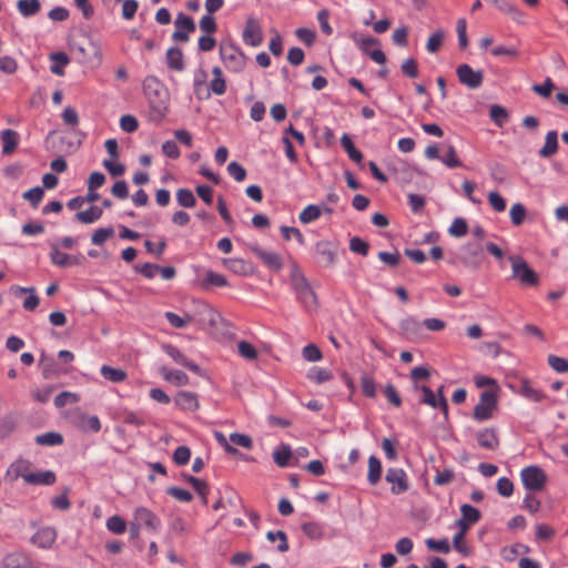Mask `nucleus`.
Masks as SVG:
<instances>
[{
	"label": "nucleus",
	"instance_id": "4d7b16f0",
	"mask_svg": "<svg viewBox=\"0 0 568 568\" xmlns=\"http://www.w3.org/2000/svg\"><path fill=\"white\" fill-rule=\"evenodd\" d=\"M230 444L233 446H240L246 449H251L253 447V440L248 435L232 433L230 435Z\"/></svg>",
	"mask_w": 568,
	"mask_h": 568
},
{
	"label": "nucleus",
	"instance_id": "f03ea898",
	"mask_svg": "<svg viewBox=\"0 0 568 568\" xmlns=\"http://www.w3.org/2000/svg\"><path fill=\"white\" fill-rule=\"evenodd\" d=\"M511 266V277L523 287H537L540 283L539 275L529 266L521 256L508 257Z\"/></svg>",
	"mask_w": 568,
	"mask_h": 568
},
{
	"label": "nucleus",
	"instance_id": "7ed1b4c3",
	"mask_svg": "<svg viewBox=\"0 0 568 568\" xmlns=\"http://www.w3.org/2000/svg\"><path fill=\"white\" fill-rule=\"evenodd\" d=\"M292 284L296 294V298L303 305V307L307 311L315 310L317 305V298L306 278L302 274L295 273L292 275Z\"/></svg>",
	"mask_w": 568,
	"mask_h": 568
},
{
	"label": "nucleus",
	"instance_id": "f8f14e48",
	"mask_svg": "<svg viewBox=\"0 0 568 568\" xmlns=\"http://www.w3.org/2000/svg\"><path fill=\"white\" fill-rule=\"evenodd\" d=\"M1 568H39L31 558L21 551L7 554L1 562Z\"/></svg>",
	"mask_w": 568,
	"mask_h": 568
},
{
	"label": "nucleus",
	"instance_id": "603ef678",
	"mask_svg": "<svg viewBox=\"0 0 568 568\" xmlns=\"http://www.w3.org/2000/svg\"><path fill=\"white\" fill-rule=\"evenodd\" d=\"M106 528L113 534L120 535L125 531L126 523L120 516L114 515L106 520Z\"/></svg>",
	"mask_w": 568,
	"mask_h": 568
},
{
	"label": "nucleus",
	"instance_id": "864d4df0",
	"mask_svg": "<svg viewBox=\"0 0 568 568\" xmlns=\"http://www.w3.org/2000/svg\"><path fill=\"white\" fill-rule=\"evenodd\" d=\"M114 234L113 227H101L94 231L91 236V242L94 245H102L105 241L112 237Z\"/></svg>",
	"mask_w": 568,
	"mask_h": 568
},
{
	"label": "nucleus",
	"instance_id": "cd10ccee",
	"mask_svg": "<svg viewBox=\"0 0 568 568\" xmlns=\"http://www.w3.org/2000/svg\"><path fill=\"white\" fill-rule=\"evenodd\" d=\"M1 141H2V153L9 155L14 152L19 143V134L11 130L7 129L1 132Z\"/></svg>",
	"mask_w": 568,
	"mask_h": 568
},
{
	"label": "nucleus",
	"instance_id": "4c0bfd02",
	"mask_svg": "<svg viewBox=\"0 0 568 568\" xmlns=\"http://www.w3.org/2000/svg\"><path fill=\"white\" fill-rule=\"evenodd\" d=\"M322 214L320 206L310 204L305 206L298 215L300 222L303 224H310L316 221Z\"/></svg>",
	"mask_w": 568,
	"mask_h": 568
},
{
	"label": "nucleus",
	"instance_id": "bb28decb",
	"mask_svg": "<svg viewBox=\"0 0 568 568\" xmlns=\"http://www.w3.org/2000/svg\"><path fill=\"white\" fill-rule=\"evenodd\" d=\"M77 426L82 432H93L99 433L101 430V422L98 416L92 415L89 416L87 414H80L78 416Z\"/></svg>",
	"mask_w": 568,
	"mask_h": 568
},
{
	"label": "nucleus",
	"instance_id": "052dcab7",
	"mask_svg": "<svg viewBox=\"0 0 568 568\" xmlns=\"http://www.w3.org/2000/svg\"><path fill=\"white\" fill-rule=\"evenodd\" d=\"M361 385H362L363 394L366 397H369V398L375 397L376 385H375L374 378L371 375H367V374L363 375L361 378Z\"/></svg>",
	"mask_w": 568,
	"mask_h": 568
},
{
	"label": "nucleus",
	"instance_id": "412c9836",
	"mask_svg": "<svg viewBox=\"0 0 568 568\" xmlns=\"http://www.w3.org/2000/svg\"><path fill=\"white\" fill-rule=\"evenodd\" d=\"M163 351L178 364L184 366L191 372L199 373L200 366L194 362L190 361L184 354L180 352L176 347L172 345H164Z\"/></svg>",
	"mask_w": 568,
	"mask_h": 568
},
{
	"label": "nucleus",
	"instance_id": "58836bf2",
	"mask_svg": "<svg viewBox=\"0 0 568 568\" xmlns=\"http://www.w3.org/2000/svg\"><path fill=\"white\" fill-rule=\"evenodd\" d=\"M460 518L470 525L478 523L481 517L480 511L468 504H463L460 506Z\"/></svg>",
	"mask_w": 568,
	"mask_h": 568
},
{
	"label": "nucleus",
	"instance_id": "49530a36",
	"mask_svg": "<svg viewBox=\"0 0 568 568\" xmlns=\"http://www.w3.org/2000/svg\"><path fill=\"white\" fill-rule=\"evenodd\" d=\"M445 33L442 30H437L434 33H432L427 40L426 49L429 53H436L444 41Z\"/></svg>",
	"mask_w": 568,
	"mask_h": 568
},
{
	"label": "nucleus",
	"instance_id": "13d9d810",
	"mask_svg": "<svg viewBox=\"0 0 568 568\" xmlns=\"http://www.w3.org/2000/svg\"><path fill=\"white\" fill-rule=\"evenodd\" d=\"M239 354L245 358V359H256L257 358V351L256 348L246 341H241L237 344Z\"/></svg>",
	"mask_w": 568,
	"mask_h": 568
},
{
	"label": "nucleus",
	"instance_id": "ddd939ff",
	"mask_svg": "<svg viewBox=\"0 0 568 568\" xmlns=\"http://www.w3.org/2000/svg\"><path fill=\"white\" fill-rule=\"evenodd\" d=\"M176 30L173 32L172 38L175 41H189V34L195 31V23L191 17L179 13L175 19Z\"/></svg>",
	"mask_w": 568,
	"mask_h": 568
},
{
	"label": "nucleus",
	"instance_id": "7c9ffc66",
	"mask_svg": "<svg viewBox=\"0 0 568 568\" xmlns=\"http://www.w3.org/2000/svg\"><path fill=\"white\" fill-rule=\"evenodd\" d=\"M17 8L22 17L29 18L36 16L40 11L41 3L39 0H19L17 2Z\"/></svg>",
	"mask_w": 568,
	"mask_h": 568
},
{
	"label": "nucleus",
	"instance_id": "1a4fd4ad",
	"mask_svg": "<svg viewBox=\"0 0 568 568\" xmlns=\"http://www.w3.org/2000/svg\"><path fill=\"white\" fill-rule=\"evenodd\" d=\"M133 521L140 528H145L151 532H158L161 526L160 518L146 507H138L133 514Z\"/></svg>",
	"mask_w": 568,
	"mask_h": 568
},
{
	"label": "nucleus",
	"instance_id": "dca6fc26",
	"mask_svg": "<svg viewBox=\"0 0 568 568\" xmlns=\"http://www.w3.org/2000/svg\"><path fill=\"white\" fill-rule=\"evenodd\" d=\"M251 251L272 271H280L283 267L281 256L272 251L263 250L258 246H253Z\"/></svg>",
	"mask_w": 568,
	"mask_h": 568
},
{
	"label": "nucleus",
	"instance_id": "4be33fe9",
	"mask_svg": "<svg viewBox=\"0 0 568 568\" xmlns=\"http://www.w3.org/2000/svg\"><path fill=\"white\" fill-rule=\"evenodd\" d=\"M175 405L182 410L193 412L199 407V400L194 393L182 390L174 397Z\"/></svg>",
	"mask_w": 568,
	"mask_h": 568
},
{
	"label": "nucleus",
	"instance_id": "a19ab883",
	"mask_svg": "<svg viewBox=\"0 0 568 568\" xmlns=\"http://www.w3.org/2000/svg\"><path fill=\"white\" fill-rule=\"evenodd\" d=\"M187 483H190L195 491L200 495L203 503H207L209 485L205 480L199 479L193 476H185Z\"/></svg>",
	"mask_w": 568,
	"mask_h": 568
},
{
	"label": "nucleus",
	"instance_id": "c85d7f7f",
	"mask_svg": "<svg viewBox=\"0 0 568 568\" xmlns=\"http://www.w3.org/2000/svg\"><path fill=\"white\" fill-rule=\"evenodd\" d=\"M213 79L210 82V91L216 95H222L226 92V81L220 67L212 69Z\"/></svg>",
	"mask_w": 568,
	"mask_h": 568
},
{
	"label": "nucleus",
	"instance_id": "20e7f679",
	"mask_svg": "<svg viewBox=\"0 0 568 568\" xmlns=\"http://www.w3.org/2000/svg\"><path fill=\"white\" fill-rule=\"evenodd\" d=\"M220 55L229 71L239 73L244 70L246 57L239 48L231 44H222L220 47Z\"/></svg>",
	"mask_w": 568,
	"mask_h": 568
},
{
	"label": "nucleus",
	"instance_id": "2eb2a0df",
	"mask_svg": "<svg viewBox=\"0 0 568 568\" xmlns=\"http://www.w3.org/2000/svg\"><path fill=\"white\" fill-rule=\"evenodd\" d=\"M57 530L53 527H43L30 538L31 544L41 549H49L57 539Z\"/></svg>",
	"mask_w": 568,
	"mask_h": 568
},
{
	"label": "nucleus",
	"instance_id": "2f4dec72",
	"mask_svg": "<svg viewBox=\"0 0 568 568\" xmlns=\"http://www.w3.org/2000/svg\"><path fill=\"white\" fill-rule=\"evenodd\" d=\"M382 477V463L376 456H371L368 458V471H367V480L374 486L376 485Z\"/></svg>",
	"mask_w": 568,
	"mask_h": 568
},
{
	"label": "nucleus",
	"instance_id": "c03bdc74",
	"mask_svg": "<svg viewBox=\"0 0 568 568\" xmlns=\"http://www.w3.org/2000/svg\"><path fill=\"white\" fill-rule=\"evenodd\" d=\"M303 532L311 539L318 540L323 538V527L318 523L308 521L302 525Z\"/></svg>",
	"mask_w": 568,
	"mask_h": 568
},
{
	"label": "nucleus",
	"instance_id": "6e6d98bb",
	"mask_svg": "<svg viewBox=\"0 0 568 568\" xmlns=\"http://www.w3.org/2000/svg\"><path fill=\"white\" fill-rule=\"evenodd\" d=\"M548 365L557 373H567L568 372V361L564 357L557 355H548L547 357Z\"/></svg>",
	"mask_w": 568,
	"mask_h": 568
},
{
	"label": "nucleus",
	"instance_id": "a211bd4d",
	"mask_svg": "<svg viewBox=\"0 0 568 568\" xmlns=\"http://www.w3.org/2000/svg\"><path fill=\"white\" fill-rule=\"evenodd\" d=\"M520 396L535 403H539L545 398L542 390L535 388L529 379L520 378L518 388L515 389Z\"/></svg>",
	"mask_w": 568,
	"mask_h": 568
},
{
	"label": "nucleus",
	"instance_id": "09e8293b",
	"mask_svg": "<svg viewBox=\"0 0 568 568\" xmlns=\"http://www.w3.org/2000/svg\"><path fill=\"white\" fill-rule=\"evenodd\" d=\"M440 161L449 169L462 166V162L457 156L456 149L453 145H448L446 153L440 158Z\"/></svg>",
	"mask_w": 568,
	"mask_h": 568
},
{
	"label": "nucleus",
	"instance_id": "6ab92c4d",
	"mask_svg": "<svg viewBox=\"0 0 568 568\" xmlns=\"http://www.w3.org/2000/svg\"><path fill=\"white\" fill-rule=\"evenodd\" d=\"M420 390L423 393V397L420 399L423 404H426L433 408H439L445 416L448 415V405L444 396L437 397L428 386H422Z\"/></svg>",
	"mask_w": 568,
	"mask_h": 568
},
{
	"label": "nucleus",
	"instance_id": "f3484780",
	"mask_svg": "<svg viewBox=\"0 0 568 568\" xmlns=\"http://www.w3.org/2000/svg\"><path fill=\"white\" fill-rule=\"evenodd\" d=\"M480 253H481L480 245L467 244L460 248V254H459L458 258L466 267L477 268L479 265V262L477 258Z\"/></svg>",
	"mask_w": 568,
	"mask_h": 568
},
{
	"label": "nucleus",
	"instance_id": "5701e85b",
	"mask_svg": "<svg viewBox=\"0 0 568 568\" xmlns=\"http://www.w3.org/2000/svg\"><path fill=\"white\" fill-rule=\"evenodd\" d=\"M558 151V133L555 130L547 132L545 143L539 150L540 158L547 159L555 155Z\"/></svg>",
	"mask_w": 568,
	"mask_h": 568
},
{
	"label": "nucleus",
	"instance_id": "0e129e2a",
	"mask_svg": "<svg viewBox=\"0 0 568 568\" xmlns=\"http://www.w3.org/2000/svg\"><path fill=\"white\" fill-rule=\"evenodd\" d=\"M281 234L285 241H290L294 237L300 244H304L305 237L302 232L293 226H281Z\"/></svg>",
	"mask_w": 568,
	"mask_h": 568
},
{
	"label": "nucleus",
	"instance_id": "e2e57ef3",
	"mask_svg": "<svg viewBox=\"0 0 568 568\" xmlns=\"http://www.w3.org/2000/svg\"><path fill=\"white\" fill-rule=\"evenodd\" d=\"M349 250L354 253L366 256L369 251V244L361 237L354 236L349 241Z\"/></svg>",
	"mask_w": 568,
	"mask_h": 568
},
{
	"label": "nucleus",
	"instance_id": "72a5a7b5",
	"mask_svg": "<svg viewBox=\"0 0 568 568\" xmlns=\"http://www.w3.org/2000/svg\"><path fill=\"white\" fill-rule=\"evenodd\" d=\"M102 216V209L99 206H91L85 211L78 212L75 219L83 224H91Z\"/></svg>",
	"mask_w": 568,
	"mask_h": 568
},
{
	"label": "nucleus",
	"instance_id": "680f3d73",
	"mask_svg": "<svg viewBox=\"0 0 568 568\" xmlns=\"http://www.w3.org/2000/svg\"><path fill=\"white\" fill-rule=\"evenodd\" d=\"M455 479V473L452 468H446L442 471L437 470L434 477V484L437 486H445Z\"/></svg>",
	"mask_w": 568,
	"mask_h": 568
},
{
	"label": "nucleus",
	"instance_id": "423d86ee",
	"mask_svg": "<svg viewBox=\"0 0 568 568\" xmlns=\"http://www.w3.org/2000/svg\"><path fill=\"white\" fill-rule=\"evenodd\" d=\"M497 405L495 392L485 390L480 394L479 402L474 408V418L478 422L487 420L493 416Z\"/></svg>",
	"mask_w": 568,
	"mask_h": 568
},
{
	"label": "nucleus",
	"instance_id": "4468645a",
	"mask_svg": "<svg viewBox=\"0 0 568 568\" xmlns=\"http://www.w3.org/2000/svg\"><path fill=\"white\" fill-rule=\"evenodd\" d=\"M318 263L323 266H331L336 260V245L329 241H320L315 245Z\"/></svg>",
	"mask_w": 568,
	"mask_h": 568
},
{
	"label": "nucleus",
	"instance_id": "bf43d9fd",
	"mask_svg": "<svg viewBox=\"0 0 568 568\" xmlns=\"http://www.w3.org/2000/svg\"><path fill=\"white\" fill-rule=\"evenodd\" d=\"M191 450L187 446H179L173 453V460L179 466H184L190 462Z\"/></svg>",
	"mask_w": 568,
	"mask_h": 568
},
{
	"label": "nucleus",
	"instance_id": "8fccbe9b",
	"mask_svg": "<svg viewBox=\"0 0 568 568\" xmlns=\"http://www.w3.org/2000/svg\"><path fill=\"white\" fill-rule=\"evenodd\" d=\"M468 225L465 219L457 217L448 229V233L454 237H462L467 234Z\"/></svg>",
	"mask_w": 568,
	"mask_h": 568
},
{
	"label": "nucleus",
	"instance_id": "c756f323",
	"mask_svg": "<svg viewBox=\"0 0 568 568\" xmlns=\"http://www.w3.org/2000/svg\"><path fill=\"white\" fill-rule=\"evenodd\" d=\"M50 60L52 61L50 71L55 75H63L64 67L70 62L69 57L63 52H55L50 55Z\"/></svg>",
	"mask_w": 568,
	"mask_h": 568
},
{
	"label": "nucleus",
	"instance_id": "9d476101",
	"mask_svg": "<svg viewBox=\"0 0 568 568\" xmlns=\"http://www.w3.org/2000/svg\"><path fill=\"white\" fill-rule=\"evenodd\" d=\"M242 38L243 42L250 47H258L263 43L262 27L255 18L250 17L246 20Z\"/></svg>",
	"mask_w": 568,
	"mask_h": 568
},
{
	"label": "nucleus",
	"instance_id": "ea45409f",
	"mask_svg": "<svg viewBox=\"0 0 568 568\" xmlns=\"http://www.w3.org/2000/svg\"><path fill=\"white\" fill-rule=\"evenodd\" d=\"M227 281L226 277L222 274L215 273L213 271H207L205 273V277L202 281V285L204 287L215 286V287H223L226 286Z\"/></svg>",
	"mask_w": 568,
	"mask_h": 568
},
{
	"label": "nucleus",
	"instance_id": "39448f33",
	"mask_svg": "<svg viewBox=\"0 0 568 568\" xmlns=\"http://www.w3.org/2000/svg\"><path fill=\"white\" fill-rule=\"evenodd\" d=\"M520 479L523 486L530 491H541L547 483V475L536 465H530L521 469Z\"/></svg>",
	"mask_w": 568,
	"mask_h": 568
},
{
	"label": "nucleus",
	"instance_id": "69168bd1",
	"mask_svg": "<svg viewBox=\"0 0 568 568\" xmlns=\"http://www.w3.org/2000/svg\"><path fill=\"white\" fill-rule=\"evenodd\" d=\"M165 318L175 328H183L186 325H189L190 322L192 321V317L189 315L186 317H181L180 315H178L173 312H166Z\"/></svg>",
	"mask_w": 568,
	"mask_h": 568
},
{
	"label": "nucleus",
	"instance_id": "774afa93",
	"mask_svg": "<svg viewBox=\"0 0 568 568\" xmlns=\"http://www.w3.org/2000/svg\"><path fill=\"white\" fill-rule=\"evenodd\" d=\"M18 70V62L9 55L0 57V71L6 74H13Z\"/></svg>",
	"mask_w": 568,
	"mask_h": 568
},
{
	"label": "nucleus",
	"instance_id": "5fc2aeb1",
	"mask_svg": "<svg viewBox=\"0 0 568 568\" xmlns=\"http://www.w3.org/2000/svg\"><path fill=\"white\" fill-rule=\"evenodd\" d=\"M44 195L43 189L40 186L32 187L23 193V199L29 201L33 207H38Z\"/></svg>",
	"mask_w": 568,
	"mask_h": 568
},
{
	"label": "nucleus",
	"instance_id": "f704fd0d",
	"mask_svg": "<svg viewBox=\"0 0 568 568\" xmlns=\"http://www.w3.org/2000/svg\"><path fill=\"white\" fill-rule=\"evenodd\" d=\"M341 144L352 161L356 162L357 164H359L362 162L363 154L359 150H357L355 148V145L348 134L342 135Z\"/></svg>",
	"mask_w": 568,
	"mask_h": 568
},
{
	"label": "nucleus",
	"instance_id": "0eeeda50",
	"mask_svg": "<svg viewBox=\"0 0 568 568\" xmlns=\"http://www.w3.org/2000/svg\"><path fill=\"white\" fill-rule=\"evenodd\" d=\"M385 480L390 484V491L394 495H400L409 489V480L403 468L390 467L386 471Z\"/></svg>",
	"mask_w": 568,
	"mask_h": 568
},
{
	"label": "nucleus",
	"instance_id": "79ce46f5",
	"mask_svg": "<svg viewBox=\"0 0 568 568\" xmlns=\"http://www.w3.org/2000/svg\"><path fill=\"white\" fill-rule=\"evenodd\" d=\"M526 214H527L526 207L521 203H515L510 207V211H509V216H510L511 223L515 226H519L524 223V221L526 219Z\"/></svg>",
	"mask_w": 568,
	"mask_h": 568
},
{
	"label": "nucleus",
	"instance_id": "b1692460",
	"mask_svg": "<svg viewBox=\"0 0 568 568\" xmlns=\"http://www.w3.org/2000/svg\"><path fill=\"white\" fill-rule=\"evenodd\" d=\"M50 260H51L52 264L60 266V267L77 265L79 263V260L77 257L71 256L64 252H61L57 247V245L51 246Z\"/></svg>",
	"mask_w": 568,
	"mask_h": 568
},
{
	"label": "nucleus",
	"instance_id": "f257e3e1",
	"mask_svg": "<svg viewBox=\"0 0 568 568\" xmlns=\"http://www.w3.org/2000/svg\"><path fill=\"white\" fill-rule=\"evenodd\" d=\"M142 89L153 115L158 120H162L169 108L170 97L168 89L154 75H148L144 78Z\"/></svg>",
	"mask_w": 568,
	"mask_h": 568
},
{
	"label": "nucleus",
	"instance_id": "c9c22d12",
	"mask_svg": "<svg viewBox=\"0 0 568 568\" xmlns=\"http://www.w3.org/2000/svg\"><path fill=\"white\" fill-rule=\"evenodd\" d=\"M101 375L112 383H121L126 378V372L121 368H114L108 365H103L100 368Z\"/></svg>",
	"mask_w": 568,
	"mask_h": 568
},
{
	"label": "nucleus",
	"instance_id": "393cba45",
	"mask_svg": "<svg viewBox=\"0 0 568 568\" xmlns=\"http://www.w3.org/2000/svg\"><path fill=\"white\" fill-rule=\"evenodd\" d=\"M161 376L169 383L174 384L175 386H184L189 384V376L178 369H170L168 367L160 368Z\"/></svg>",
	"mask_w": 568,
	"mask_h": 568
},
{
	"label": "nucleus",
	"instance_id": "aec40b11",
	"mask_svg": "<svg viewBox=\"0 0 568 568\" xmlns=\"http://www.w3.org/2000/svg\"><path fill=\"white\" fill-rule=\"evenodd\" d=\"M478 445L485 449L496 450L499 447V437L496 429L484 428L476 435Z\"/></svg>",
	"mask_w": 568,
	"mask_h": 568
},
{
	"label": "nucleus",
	"instance_id": "37998d69",
	"mask_svg": "<svg viewBox=\"0 0 568 568\" xmlns=\"http://www.w3.org/2000/svg\"><path fill=\"white\" fill-rule=\"evenodd\" d=\"M292 457L290 446L282 445L278 449L273 453V459L280 467H286Z\"/></svg>",
	"mask_w": 568,
	"mask_h": 568
},
{
	"label": "nucleus",
	"instance_id": "de8ad7c7",
	"mask_svg": "<svg viewBox=\"0 0 568 568\" xmlns=\"http://www.w3.org/2000/svg\"><path fill=\"white\" fill-rule=\"evenodd\" d=\"M489 116L496 125L501 128L508 119V112L505 108L495 104L490 106Z\"/></svg>",
	"mask_w": 568,
	"mask_h": 568
},
{
	"label": "nucleus",
	"instance_id": "e433bc0d",
	"mask_svg": "<svg viewBox=\"0 0 568 568\" xmlns=\"http://www.w3.org/2000/svg\"><path fill=\"white\" fill-rule=\"evenodd\" d=\"M34 440L40 446H58L63 443V436L55 432H49L36 436Z\"/></svg>",
	"mask_w": 568,
	"mask_h": 568
},
{
	"label": "nucleus",
	"instance_id": "338daca9",
	"mask_svg": "<svg viewBox=\"0 0 568 568\" xmlns=\"http://www.w3.org/2000/svg\"><path fill=\"white\" fill-rule=\"evenodd\" d=\"M302 355L308 362H318L323 357L321 349L314 344L306 345L302 349Z\"/></svg>",
	"mask_w": 568,
	"mask_h": 568
},
{
	"label": "nucleus",
	"instance_id": "3c124183",
	"mask_svg": "<svg viewBox=\"0 0 568 568\" xmlns=\"http://www.w3.org/2000/svg\"><path fill=\"white\" fill-rule=\"evenodd\" d=\"M266 538L271 541V542H274L276 540H280V544L277 546V549L281 551V552H285L288 550V541H287V536L284 531L282 530H277V531H268L266 534Z\"/></svg>",
	"mask_w": 568,
	"mask_h": 568
},
{
	"label": "nucleus",
	"instance_id": "473e14b6",
	"mask_svg": "<svg viewBox=\"0 0 568 568\" xmlns=\"http://www.w3.org/2000/svg\"><path fill=\"white\" fill-rule=\"evenodd\" d=\"M307 378L315 384H323L333 378L329 369L314 366L307 373Z\"/></svg>",
	"mask_w": 568,
	"mask_h": 568
},
{
	"label": "nucleus",
	"instance_id": "a18cd8bd",
	"mask_svg": "<svg viewBox=\"0 0 568 568\" xmlns=\"http://www.w3.org/2000/svg\"><path fill=\"white\" fill-rule=\"evenodd\" d=\"M176 201L183 207H193L196 204V199L189 189H179L176 191Z\"/></svg>",
	"mask_w": 568,
	"mask_h": 568
},
{
	"label": "nucleus",
	"instance_id": "9b49d317",
	"mask_svg": "<svg viewBox=\"0 0 568 568\" xmlns=\"http://www.w3.org/2000/svg\"><path fill=\"white\" fill-rule=\"evenodd\" d=\"M12 468L16 469L17 477H22L30 485H53L57 479L55 474L51 470L22 474L19 470L20 464L12 465Z\"/></svg>",
	"mask_w": 568,
	"mask_h": 568
},
{
	"label": "nucleus",
	"instance_id": "6e6552de",
	"mask_svg": "<svg viewBox=\"0 0 568 568\" xmlns=\"http://www.w3.org/2000/svg\"><path fill=\"white\" fill-rule=\"evenodd\" d=\"M456 74L459 82L469 89H478L484 81V72L481 70H474L469 64H459L456 69Z\"/></svg>",
	"mask_w": 568,
	"mask_h": 568
},
{
	"label": "nucleus",
	"instance_id": "a878e982",
	"mask_svg": "<svg viewBox=\"0 0 568 568\" xmlns=\"http://www.w3.org/2000/svg\"><path fill=\"white\" fill-rule=\"evenodd\" d=\"M166 63L170 70L181 72L184 70L183 52L178 47H172L166 51Z\"/></svg>",
	"mask_w": 568,
	"mask_h": 568
}]
</instances>
